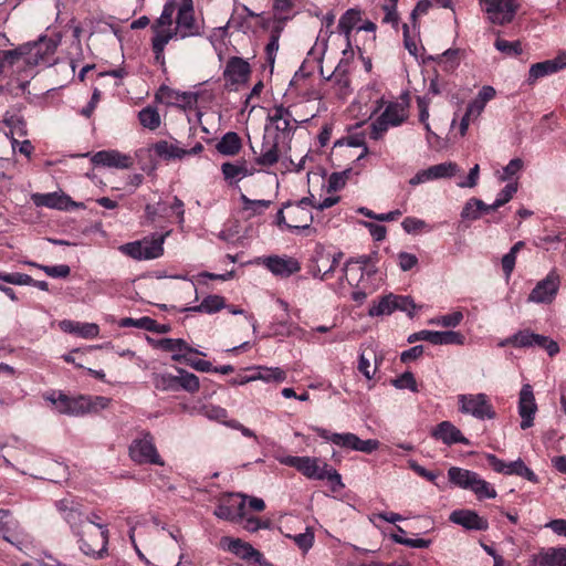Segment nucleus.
<instances>
[{"mask_svg":"<svg viewBox=\"0 0 566 566\" xmlns=\"http://www.w3.org/2000/svg\"><path fill=\"white\" fill-rule=\"evenodd\" d=\"M448 478L458 488L473 492L479 500L494 499L497 495L495 489L476 472L452 467L448 470Z\"/></svg>","mask_w":566,"mask_h":566,"instance_id":"4","label":"nucleus"},{"mask_svg":"<svg viewBox=\"0 0 566 566\" xmlns=\"http://www.w3.org/2000/svg\"><path fill=\"white\" fill-rule=\"evenodd\" d=\"M261 370H262V380L263 381H266V382H270V381H275V382H282L285 380L286 378V374L283 369L279 368V367H263V366H260Z\"/></svg>","mask_w":566,"mask_h":566,"instance_id":"64","label":"nucleus"},{"mask_svg":"<svg viewBox=\"0 0 566 566\" xmlns=\"http://www.w3.org/2000/svg\"><path fill=\"white\" fill-rule=\"evenodd\" d=\"M271 333L275 336H290L296 329V326L290 322V315L271 323Z\"/></svg>","mask_w":566,"mask_h":566,"instance_id":"52","label":"nucleus"},{"mask_svg":"<svg viewBox=\"0 0 566 566\" xmlns=\"http://www.w3.org/2000/svg\"><path fill=\"white\" fill-rule=\"evenodd\" d=\"M417 340H426L432 345H463L465 337L460 332L455 331H420L411 334L408 337L409 343Z\"/></svg>","mask_w":566,"mask_h":566,"instance_id":"15","label":"nucleus"},{"mask_svg":"<svg viewBox=\"0 0 566 566\" xmlns=\"http://www.w3.org/2000/svg\"><path fill=\"white\" fill-rule=\"evenodd\" d=\"M459 166L452 161H446L430 166L427 169L418 171L409 181L411 186H417L430 180L451 178L459 171Z\"/></svg>","mask_w":566,"mask_h":566,"instance_id":"17","label":"nucleus"},{"mask_svg":"<svg viewBox=\"0 0 566 566\" xmlns=\"http://www.w3.org/2000/svg\"><path fill=\"white\" fill-rule=\"evenodd\" d=\"M395 311H401L407 313L410 317L415 315L417 305L410 296L395 295Z\"/></svg>","mask_w":566,"mask_h":566,"instance_id":"63","label":"nucleus"},{"mask_svg":"<svg viewBox=\"0 0 566 566\" xmlns=\"http://www.w3.org/2000/svg\"><path fill=\"white\" fill-rule=\"evenodd\" d=\"M3 124L9 128L7 136L13 140L15 136L23 137L28 134L27 123L22 116L18 114L6 113Z\"/></svg>","mask_w":566,"mask_h":566,"instance_id":"39","label":"nucleus"},{"mask_svg":"<svg viewBox=\"0 0 566 566\" xmlns=\"http://www.w3.org/2000/svg\"><path fill=\"white\" fill-rule=\"evenodd\" d=\"M203 28L200 25L196 18L195 11H179L177 10L176 27L174 32H167L157 39L156 45L159 50L163 45H167L171 40L187 39L192 36H201Z\"/></svg>","mask_w":566,"mask_h":566,"instance_id":"6","label":"nucleus"},{"mask_svg":"<svg viewBox=\"0 0 566 566\" xmlns=\"http://www.w3.org/2000/svg\"><path fill=\"white\" fill-rule=\"evenodd\" d=\"M93 163L96 166L127 169L133 165V158L118 150H101L94 155Z\"/></svg>","mask_w":566,"mask_h":566,"instance_id":"29","label":"nucleus"},{"mask_svg":"<svg viewBox=\"0 0 566 566\" xmlns=\"http://www.w3.org/2000/svg\"><path fill=\"white\" fill-rule=\"evenodd\" d=\"M220 547L223 551H228L245 560L253 559L255 562H259L261 557V553L259 551H256L251 544L240 538L223 536L220 539Z\"/></svg>","mask_w":566,"mask_h":566,"instance_id":"26","label":"nucleus"},{"mask_svg":"<svg viewBox=\"0 0 566 566\" xmlns=\"http://www.w3.org/2000/svg\"><path fill=\"white\" fill-rule=\"evenodd\" d=\"M523 160L521 158H514L510 160V163L503 167L502 171L497 172V177L500 181L511 180L516 174H518L523 169Z\"/></svg>","mask_w":566,"mask_h":566,"instance_id":"54","label":"nucleus"},{"mask_svg":"<svg viewBox=\"0 0 566 566\" xmlns=\"http://www.w3.org/2000/svg\"><path fill=\"white\" fill-rule=\"evenodd\" d=\"M432 436L448 446L455 443L470 444L469 439L450 421L440 422L432 431Z\"/></svg>","mask_w":566,"mask_h":566,"instance_id":"30","label":"nucleus"},{"mask_svg":"<svg viewBox=\"0 0 566 566\" xmlns=\"http://www.w3.org/2000/svg\"><path fill=\"white\" fill-rule=\"evenodd\" d=\"M407 118L406 107L400 103H389L384 113L371 125L370 137L378 139L389 127L399 126Z\"/></svg>","mask_w":566,"mask_h":566,"instance_id":"10","label":"nucleus"},{"mask_svg":"<svg viewBox=\"0 0 566 566\" xmlns=\"http://www.w3.org/2000/svg\"><path fill=\"white\" fill-rule=\"evenodd\" d=\"M343 258V253H329L323 249L317 250L313 260L311 272L314 276H319L322 280H327L335 266Z\"/></svg>","mask_w":566,"mask_h":566,"instance_id":"24","label":"nucleus"},{"mask_svg":"<svg viewBox=\"0 0 566 566\" xmlns=\"http://www.w3.org/2000/svg\"><path fill=\"white\" fill-rule=\"evenodd\" d=\"M279 159V134L272 133V129L266 127L255 163L260 166L270 167L275 165Z\"/></svg>","mask_w":566,"mask_h":566,"instance_id":"20","label":"nucleus"},{"mask_svg":"<svg viewBox=\"0 0 566 566\" xmlns=\"http://www.w3.org/2000/svg\"><path fill=\"white\" fill-rule=\"evenodd\" d=\"M178 386H180L182 389L191 394L199 390V378L195 374L188 373L184 369H178Z\"/></svg>","mask_w":566,"mask_h":566,"instance_id":"49","label":"nucleus"},{"mask_svg":"<svg viewBox=\"0 0 566 566\" xmlns=\"http://www.w3.org/2000/svg\"><path fill=\"white\" fill-rule=\"evenodd\" d=\"M69 201V197L59 196L56 193H46L41 196V200L38 202L39 205H43L49 208L63 209L66 207Z\"/></svg>","mask_w":566,"mask_h":566,"instance_id":"61","label":"nucleus"},{"mask_svg":"<svg viewBox=\"0 0 566 566\" xmlns=\"http://www.w3.org/2000/svg\"><path fill=\"white\" fill-rule=\"evenodd\" d=\"M245 495H229L227 501L220 503L216 510L214 515L221 520L230 522H239V518H243L245 510Z\"/></svg>","mask_w":566,"mask_h":566,"instance_id":"18","label":"nucleus"},{"mask_svg":"<svg viewBox=\"0 0 566 566\" xmlns=\"http://www.w3.org/2000/svg\"><path fill=\"white\" fill-rule=\"evenodd\" d=\"M251 67L248 61L231 56L224 67L223 77L231 85L243 84L249 80Z\"/></svg>","mask_w":566,"mask_h":566,"instance_id":"25","label":"nucleus"},{"mask_svg":"<svg viewBox=\"0 0 566 566\" xmlns=\"http://www.w3.org/2000/svg\"><path fill=\"white\" fill-rule=\"evenodd\" d=\"M154 385L159 390H174L178 387V379L169 374L155 375Z\"/></svg>","mask_w":566,"mask_h":566,"instance_id":"60","label":"nucleus"},{"mask_svg":"<svg viewBox=\"0 0 566 566\" xmlns=\"http://www.w3.org/2000/svg\"><path fill=\"white\" fill-rule=\"evenodd\" d=\"M19 522L12 516L11 511L0 509V536L13 544V537L20 532Z\"/></svg>","mask_w":566,"mask_h":566,"instance_id":"34","label":"nucleus"},{"mask_svg":"<svg viewBox=\"0 0 566 566\" xmlns=\"http://www.w3.org/2000/svg\"><path fill=\"white\" fill-rule=\"evenodd\" d=\"M32 266H36L41 269L46 275L51 277H67L71 273V269L66 264H59V265H42L36 263H29Z\"/></svg>","mask_w":566,"mask_h":566,"instance_id":"56","label":"nucleus"},{"mask_svg":"<svg viewBox=\"0 0 566 566\" xmlns=\"http://www.w3.org/2000/svg\"><path fill=\"white\" fill-rule=\"evenodd\" d=\"M480 3L490 22L499 25L512 22L520 7L517 0H480Z\"/></svg>","mask_w":566,"mask_h":566,"instance_id":"8","label":"nucleus"},{"mask_svg":"<svg viewBox=\"0 0 566 566\" xmlns=\"http://www.w3.org/2000/svg\"><path fill=\"white\" fill-rule=\"evenodd\" d=\"M489 465L497 473L504 475H517L526 479L530 482L537 483V475L531 470L522 459L512 462H505L494 454H486Z\"/></svg>","mask_w":566,"mask_h":566,"instance_id":"12","label":"nucleus"},{"mask_svg":"<svg viewBox=\"0 0 566 566\" xmlns=\"http://www.w3.org/2000/svg\"><path fill=\"white\" fill-rule=\"evenodd\" d=\"M156 346L164 352H169L175 354H189L195 353L199 355H205L203 353L190 347L186 340L181 338H163L157 340Z\"/></svg>","mask_w":566,"mask_h":566,"instance_id":"36","label":"nucleus"},{"mask_svg":"<svg viewBox=\"0 0 566 566\" xmlns=\"http://www.w3.org/2000/svg\"><path fill=\"white\" fill-rule=\"evenodd\" d=\"M354 147V136L347 135L346 137L339 138L334 143L331 151V160L335 166L342 167V161L345 155L349 157L352 151L349 148Z\"/></svg>","mask_w":566,"mask_h":566,"instance_id":"38","label":"nucleus"},{"mask_svg":"<svg viewBox=\"0 0 566 566\" xmlns=\"http://www.w3.org/2000/svg\"><path fill=\"white\" fill-rule=\"evenodd\" d=\"M129 457L138 464L164 465V461L155 447L154 438L149 432H145L140 439L133 440L129 446Z\"/></svg>","mask_w":566,"mask_h":566,"instance_id":"11","label":"nucleus"},{"mask_svg":"<svg viewBox=\"0 0 566 566\" xmlns=\"http://www.w3.org/2000/svg\"><path fill=\"white\" fill-rule=\"evenodd\" d=\"M203 146L197 143L192 148L185 149L178 143H169L167 140H159L153 146L154 153L166 160L182 159L187 155H197L201 153Z\"/></svg>","mask_w":566,"mask_h":566,"instance_id":"22","label":"nucleus"},{"mask_svg":"<svg viewBox=\"0 0 566 566\" xmlns=\"http://www.w3.org/2000/svg\"><path fill=\"white\" fill-rule=\"evenodd\" d=\"M62 331L67 333L77 334L83 338H95L98 336L99 327L94 323H77L64 319L60 323Z\"/></svg>","mask_w":566,"mask_h":566,"instance_id":"35","label":"nucleus"},{"mask_svg":"<svg viewBox=\"0 0 566 566\" xmlns=\"http://www.w3.org/2000/svg\"><path fill=\"white\" fill-rule=\"evenodd\" d=\"M164 241L165 235H159L151 240L144 239L142 241L129 242L122 245L119 249L123 253L135 260H153L163 255Z\"/></svg>","mask_w":566,"mask_h":566,"instance_id":"9","label":"nucleus"},{"mask_svg":"<svg viewBox=\"0 0 566 566\" xmlns=\"http://www.w3.org/2000/svg\"><path fill=\"white\" fill-rule=\"evenodd\" d=\"M459 411L478 420H493L496 411L486 394H461L457 397Z\"/></svg>","mask_w":566,"mask_h":566,"instance_id":"5","label":"nucleus"},{"mask_svg":"<svg viewBox=\"0 0 566 566\" xmlns=\"http://www.w3.org/2000/svg\"><path fill=\"white\" fill-rule=\"evenodd\" d=\"M118 325L120 327H137L149 332L150 328H154V319L148 316H144L137 319L125 317L120 319Z\"/></svg>","mask_w":566,"mask_h":566,"instance_id":"59","label":"nucleus"},{"mask_svg":"<svg viewBox=\"0 0 566 566\" xmlns=\"http://www.w3.org/2000/svg\"><path fill=\"white\" fill-rule=\"evenodd\" d=\"M530 566H566V547H548L532 556Z\"/></svg>","mask_w":566,"mask_h":566,"instance_id":"28","label":"nucleus"},{"mask_svg":"<svg viewBox=\"0 0 566 566\" xmlns=\"http://www.w3.org/2000/svg\"><path fill=\"white\" fill-rule=\"evenodd\" d=\"M350 175H352L350 167H346L342 171L333 172L328 179V191H337V190L342 189L345 186L346 180L349 178Z\"/></svg>","mask_w":566,"mask_h":566,"instance_id":"55","label":"nucleus"},{"mask_svg":"<svg viewBox=\"0 0 566 566\" xmlns=\"http://www.w3.org/2000/svg\"><path fill=\"white\" fill-rule=\"evenodd\" d=\"M513 342L515 348H530L534 346L544 348L551 357L555 356L559 352V346L555 340L546 336L535 334L530 329H523L513 334Z\"/></svg>","mask_w":566,"mask_h":566,"instance_id":"13","label":"nucleus"},{"mask_svg":"<svg viewBox=\"0 0 566 566\" xmlns=\"http://www.w3.org/2000/svg\"><path fill=\"white\" fill-rule=\"evenodd\" d=\"M45 398L56 407L60 413L69 415L71 397L66 396L62 391H57L46 396Z\"/></svg>","mask_w":566,"mask_h":566,"instance_id":"58","label":"nucleus"},{"mask_svg":"<svg viewBox=\"0 0 566 566\" xmlns=\"http://www.w3.org/2000/svg\"><path fill=\"white\" fill-rule=\"evenodd\" d=\"M483 206L484 202L482 200L475 198L470 199L462 209L461 218L464 220L479 219L481 217V207Z\"/></svg>","mask_w":566,"mask_h":566,"instance_id":"53","label":"nucleus"},{"mask_svg":"<svg viewBox=\"0 0 566 566\" xmlns=\"http://www.w3.org/2000/svg\"><path fill=\"white\" fill-rule=\"evenodd\" d=\"M171 358L175 361L185 363V364L189 365L190 367L195 368L196 370H199L202 373L212 371V365L208 360L192 359V358H189L186 354H175L171 356Z\"/></svg>","mask_w":566,"mask_h":566,"instance_id":"51","label":"nucleus"},{"mask_svg":"<svg viewBox=\"0 0 566 566\" xmlns=\"http://www.w3.org/2000/svg\"><path fill=\"white\" fill-rule=\"evenodd\" d=\"M221 170L227 180H240L252 174L244 163H224Z\"/></svg>","mask_w":566,"mask_h":566,"instance_id":"46","label":"nucleus"},{"mask_svg":"<svg viewBox=\"0 0 566 566\" xmlns=\"http://www.w3.org/2000/svg\"><path fill=\"white\" fill-rule=\"evenodd\" d=\"M314 431L326 441H331L336 446L348 447L354 449V434L353 433H331L328 430L323 428H314Z\"/></svg>","mask_w":566,"mask_h":566,"instance_id":"45","label":"nucleus"},{"mask_svg":"<svg viewBox=\"0 0 566 566\" xmlns=\"http://www.w3.org/2000/svg\"><path fill=\"white\" fill-rule=\"evenodd\" d=\"M281 464L295 468L308 479L328 480L336 491V485L342 486L340 475L336 470L331 469L325 462L316 458L286 455L279 458Z\"/></svg>","mask_w":566,"mask_h":566,"instance_id":"3","label":"nucleus"},{"mask_svg":"<svg viewBox=\"0 0 566 566\" xmlns=\"http://www.w3.org/2000/svg\"><path fill=\"white\" fill-rule=\"evenodd\" d=\"M109 398L103 396H77L71 397L69 416H83L85 413L98 412L108 407Z\"/></svg>","mask_w":566,"mask_h":566,"instance_id":"16","label":"nucleus"},{"mask_svg":"<svg viewBox=\"0 0 566 566\" xmlns=\"http://www.w3.org/2000/svg\"><path fill=\"white\" fill-rule=\"evenodd\" d=\"M518 415L521 417V429L526 430L534 426L537 403L530 384H524L518 394Z\"/></svg>","mask_w":566,"mask_h":566,"instance_id":"14","label":"nucleus"},{"mask_svg":"<svg viewBox=\"0 0 566 566\" xmlns=\"http://www.w3.org/2000/svg\"><path fill=\"white\" fill-rule=\"evenodd\" d=\"M176 0H168L163 8L161 14L158 19L151 24L153 38H151V50L155 55V62L161 66L165 65V49L166 45H163L159 50V46L156 45L157 39L163 34L165 35L167 32H174L171 29L172 25V17L176 12Z\"/></svg>","mask_w":566,"mask_h":566,"instance_id":"7","label":"nucleus"},{"mask_svg":"<svg viewBox=\"0 0 566 566\" xmlns=\"http://www.w3.org/2000/svg\"><path fill=\"white\" fill-rule=\"evenodd\" d=\"M308 199L303 198L295 205L287 203L285 207L289 209L287 217L289 223L286 227L294 230H305L310 229L313 214L311 210L307 208Z\"/></svg>","mask_w":566,"mask_h":566,"instance_id":"19","label":"nucleus"},{"mask_svg":"<svg viewBox=\"0 0 566 566\" xmlns=\"http://www.w3.org/2000/svg\"><path fill=\"white\" fill-rule=\"evenodd\" d=\"M566 67V56L558 55L556 59L546 60L544 62L535 63L531 66L528 72V81L535 82L536 80L546 75L554 74Z\"/></svg>","mask_w":566,"mask_h":566,"instance_id":"32","label":"nucleus"},{"mask_svg":"<svg viewBox=\"0 0 566 566\" xmlns=\"http://www.w3.org/2000/svg\"><path fill=\"white\" fill-rule=\"evenodd\" d=\"M395 294L390 293L379 298V301L374 303L369 310V316H382L390 315L395 312Z\"/></svg>","mask_w":566,"mask_h":566,"instance_id":"44","label":"nucleus"},{"mask_svg":"<svg viewBox=\"0 0 566 566\" xmlns=\"http://www.w3.org/2000/svg\"><path fill=\"white\" fill-rule=\"evenodd\" d=\"M217 150L222 155L233 156L241 149V139L234 132H228L217 144Z\"/></svg>","mask_w":566,"mask_h":566,"instance_id":"40","label":"nucleus"},{"mask_svg":"<svg viewBox=\"0 0 566 566\" xmlns=\"http://www.w3.org/2000/svg\"><path fill=\"white\" fill-rule=\"evenodd\" d=\"M378 356L376 352L368 347L364 348L359 356L358 369L365 376L368 381V388H373L375 382L377 381L376 374L378 369Z\"/></svg>","mask_w":566,"mask_h":566,"instance_id":"31","label":"nucleus"},{"mask_svg":"<svg viewBox=\"0 0 566 566\" xmlns=\"http://www.w3.org/2000/svg\"><path fill=\"white\" fill-rule=\"evenodd\" d=\"M266 268L275 275L290 276L300 271L298 262L293 258L269 256Z\"/></svg>","mask_w":566,"mask_h":566,"instance_id":"33","label":"nucleus"},{"mask_svg":"<svg viewBox=\"0 0 566 566\" xmlns=\"http://www.w3.org/2000/svg\"><path fill=\"white\" fill-rule=\"evenodd\" d=\"M449 520L472 531H485L489 527L488 521L471 510H455L450 514Z\"/></svg>","mask_w":566,"mask_h":566,"instance_id":"27","label":"nucleus"},{"mask_svg":"<svg viewBox=\"0 0 566 566\" xmlns=\"http://www.w3.org/2000/svg\"><path fill=\"white\" fill-rule=\"evenodd\" d=\"M56 509L70 525L83 554L94 558H103L107 554L109 537L107 526H99L98 528L90 523L83 524L81 505L73 500L63 499L57 501Z\"/></svg>","mask_w":566,"mask_h":566,"instance_id":"1","label":"nucleus"},{"mask_svg":"<svg viewBox=\"0 0 566 566\" xmlns=\"http://www.w3.org/2000/svg\"><path fill=\"white\" fill-rule=\"evenodd\" d=\"M226 307V301L220 295H208L203 298V301L193 307H190L189 311L192 312H201L207 314H212L219 312L220 310Z\"/></svg>","mask_w":566,"mask_h":566,"instance_id":"42","label":"nucleus"},{"mask_svg":"<svg viewBox=\"0 0 566 566\" xmlns=\"http://www.w3.org/2000/svg\"><path fill=\"white\" fill-rule=\"evenodd\" d=\"M494 45L496 50H499L505 55L516 56L522 53L521 43L518 41L510 42L501 38H497Z\"/></svg>","mask_w":566,"mask_h":566,"instance_id":"57","label":"nucleus"},{"mask_svg":"<svg viewBox=\"0 0 566 566\" xmlns=\"http://www.w3.org/2000/svg\"><path fill=\"white\" fill-rule=\"evenodd\" d=\"M138 119L143 127L150 130L157 129L161 124L158 109L149 105L138 112Z\"/></svg>","mask_w":566,"mask_h":566,"instance_id":"43","label":"nucleus"},{"mask_svg":"<svg viewBox=\"0 0 566 566\" xmlns=\"http://www.w3.org/2000/svg\"><path fill=\"white\" fill-rule=\"evenodd\" d=\"M392 385L398 389H409L412 392L418 391L416 378L410 371H406L398 378L394 379Z\"/></svg>","mask_w":566,"mask_h":566,"instance_id":"62","label":"nucleus"},{"mask_svg":"<svg viewBox=\"0 0 566 566\" xmlns=\"http://www.w3.org/2000/svg\"><path fill=\"white\" fill-rule=\"evenodd\" d=\"M240 200L242 202V210L247 213L248 218L262 214L272 205L271 200H252L244 193H241Z\"/></svg>","mask_w":566,"mask_h":566,"instance_id":"41","label":"nucleus"},{"mask_svg":"<svg viewBox=\"0 0 566 566\" xmlns=\"http://www.w3.org/2000/svg\"><path fill=\"white\" fill-rule=\"evenodd\" d=\"M559 277L551 272L544 280L539 281L528 295V301L534 303H551L557 294Z\"/></svg>","mask_w":566,"mask_h":566,"instance_id":"21","label":"nucleus"},{"mask_svg":"<svg viewBox=\"0 0 566 566\" xmlns=\"http://www.w3.org/2000/svg\"><path fill=\"white\" fill-rule=\"evenodd\" d=\"M463 319V313L461 311H454L449 314L433 317L429 321V324L442 326V327H457Z\"/></svg>","mask_w":566,"mask_h":566,"instance_id":"48","label":"nucleus"},{"mask_svg":"<svg viewBox=\"0 0 566 566\" xmlns=\"http://www.w3.org/2000/svg\"><path fill=\"white\" fill-rule=\"evenodd\" d=\"M326 80L333 81L337 85L340 95L346 96L349 94L352 77L346 65L339 63L334 72L326 76Z\"/></svg>","mask_w":566,"mask_h":566,"instance_id":"37","label":"nucleus"},{"mask_svg":"<svg viewBox=\"0 0 566 566\" xmlns=\"http://www.w3.org/2000/svg\"><path fill=\"white\" fill-rule=\"evenodd\" d=\"M401 227L409 234H418L420 232H429L432 230V227H430L426 221L415 217L405 218L401 222Z\"/></svg>","mask_w":566,"mask_h":566,"instance_id":"50","label":"nucleus"},{"mask_svg":"<svg viewBox=\"0 0 566 566\" xmlns=\"http://www.w3.org/2000/svg\"><path fill=\"white\" fill-rule=\"evenodd\" d=\"M356 263H361L360 266L361 275L360 283L366 292L363 294V298L366 297V293H371L378 290L384 282V274L377 269L376 263L373 258L367 256L361 261H356Z\"/></svg>","mask_w":566,"mask_h":566,"instance_id":"23","label":"nucleus"},{"mask_svg":"<svg viewBox=\"0 0 566 566\" xmlns=\"http://www.w3.org/2000/svg\"><path fill=\"white\" fill-rule=\"evenodd\" d=\"M57 42L46 36L35 42L24 43L11 50L14 64L24 67L50 66L53 63V55Z\"/></svg>","mask_w":566,"mask_h":566,"instance_id":"2","label":"nucleus"},{"mask_svg":"<svg viewBox=\"0 0 566 566\" xmlns=\"http://www.w3.org/2000/svg\"><path fill=\"white\" fill-rule=\"evenodd\" d=\"M337 29L339 33L345 36V40L347 42V49L344 51V53H346L348 49H352L350 32L354 29V8L348 9L343 14L338 22Z\"/></svg>","mask_w":566,"mask_h":566,"instance_id":"47","label":"nucleus"}]
</instances>
